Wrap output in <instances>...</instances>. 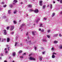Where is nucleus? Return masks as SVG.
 I'll list each match as a JSON object with an SVG mask.
<instances>
[{
	"mask_svg": "<svg viewBox=\"0 0 62 62\" xmlns=\"http://www.w3.org/2000/svg\"><path fill=\"white\" fill-rule=\"evenodd\" d=\"M54 54L56 55V53L54 52L53 53V54L52 56V58H54L55 57V56L54 55Z\"/></svg>",
	"mask_w": 62,
	"mask_h": 62,
	"instance_id": "1",
	"label": "nucleus"
},
{
	"mask_svg": "<svg viewBox=\"0 0 62 62\" xmlns=\"http://www.w3.org/2000/svg\"><path fill=\"white\" fill-rule=\"evenodd\" d=\"M10 30L11 31H12V30H13L14 29V26H12L10 27Z\"/></svg>",
	"mask_w": 62,
	"mask_h": 62,
	"instance_id": "2",
	"label": "nucleus"
},
{
	"mask_svg": "<svg viewBox=\"0 0 62 62\" xmlns=\"http://www.w3.org/2000/svg\"><path fill=\"white\" fill-rule=\"evenodd\" d=\"M25 42L26 43H31V41H27V39H26L25 40Z\"/></svg>",
	"mask_w": 62,
	"mask_h": 62,
	"instance_id": "3",
	"label": "nucleus"
},
{
	"mask_svg": "<svg viewBox=\"0 0 62 62\" xmlns=\"http://www.w3.org/2000/svg\"><path fill=\"white\" fill-rule=\"evenodd\" d=\"M29 59L30 60H36V59L35 58H33L32 57H30Z\"/></svg>",
	"mask_w": 62,
	"mask_h": 62,
	"instance_id": "4",
	"label": "nucleus"
},
{
	"mask_svg": "<svg viewBox=\"0 0 62 62\" xmlns=\"http://www.w3.org/2000/svg\"><path fill=\"white\" fill-rule=\"evenodd\" d=\"M3 31L4 32L3 34L4 35H7V31H6V30H4Z\"/></svg>",
	"mask_w": 62,
	"mask_h": 62,
	"instance_id": "5",
	"label": "nucleus"
},
{
	"mask_svg": "<svg viewBox=\"0 0 62 62\" xmlns=\"http://www.w3.org/2000/svg\"><path fill=\"white\" fill-rule=\"evenodd\" d=\"M34 12L35 13H38V12H39V10H38V9H36L34 10Z\"/></svg>",
	"mask_w": 62,
	"mask_h": 62,
	"instance_id": "6",
	"label": "nucleus"
},
{
	"mask_svg": "<svg viewBox=\"0 0 62 62\" xmlns=\"http://www.w3.org/2000/svg\"><path fill=\"white\" fill-rule=\"evenodd\" d=\"M12 55L13 56H15L16 55V53L15 52H13L12 53Z\"/></svg>",
	"mask_w": 62,
	"mask_h": 62,
	"instance_id": "7",
	"label": "nucleus"
},
{
	"mask_svg": "<svg viewBox=\"0 0 62 62\" xmlns=\"http://www.w3.org/2000/svg\"><path fill=\"white\" fill-rule=\"evenodd\" d=\"M25 25V24H22V25L20 27V29H21V28H22V27H23V26H24V25Z\"/></svg>",
	"mask_w": 62,
	"mask_h": 62,
	"instance_id": "8",
	"label": "nucleus"
},
{
	"mask_svg": "<svg viewBox=\"0 0 62 62\" xmlns=\"http://www.w3.org/2000/svg\"><path fill=\"white\" fill-rule=\"evenodd\" d=\"M2 40L1 41L2 42H4V41H6V39L4 38V39H3V38L2 39Z\"/></svg>",
	"mask_w": 62,
	"mask_h": 62,
	"instance_id": "9",
	"label": "nucleus"
},
{
	"mask_svg": "<svg viewBox=\"0 0 62 62\" xmlns=\"http://www.w3.org/2000/svg\"><path fill=\"white\" fill-rule=\"evenodd\" d=\"M32 32V34L33 35H34L35 34V33H37V32H36L35 31H33Z\"/></svg>",
	"mask_w": 62,
	"mask_h": 62,
	"instance_id": "10",
	"label": "nucleus"
},
{
	"mask_svg": "<svg viewBox=\"0 0 62 62\" xmlns=\"http://www.w3.org/2000/svg\"><path fill=\"white\" fill-rule=\"evenodd\" d=\"M59 48H60V49H62V45H60L59 47Z\"/></svg>",
	"mask_w": 62,
	"mask_h": 62,
	"instance_id": "11",
	"label": "nucleus"
},
{
	"mask_svg": "<svg viewBox=\"0 0 62 62\" xmlns=\"http://www.w3.org/2000/svg\"><path fill=\"white\" fill-rule=\"evenodd\" d=\"M40 18H38V19H37L36 20V23H37L38 22H39V21L40 20Z\"/></svg>",
	"mask_w": 62,
	"mask_h": 62,
	"instance_id": "12",
	"label": "nucleus"
},
{
	"mask_svg": "<svg viewBox=\"0 0 62 62\" xmlns=\"http://www.w3.org/2000/svg\"><path fill=\"white\" fill-rule=\"evenodd\" d=\"M11 10H9L8 11V14H11V12H10V11H11Z\"/></svg>",
	"mask_w": 62,
	"mask_h": 62,
	"instance_id": "13",
	"label": "nucleus"
},
{
	"mask_svg": "<svg viewBox=\"0 0 62 62\" xmlns=\"http://www.w3.org/2000/svg\"><path fill=\"white\" fill-rule=\"evenodd\" d=\"M17 12V10H15L14 12V14H16V13Z\"/></svg>",
	"mask_w": 62,
	"mask_h": 62,
	"instance_id": "14",
	"label": "nucleus"
},
{
	"mask_svg": "<svg viewBox=\"0 0 62 62\" xmlns=\"http://www.w3.org/2000/svg\"><path fill=\"white\" fill-rule=\"evenodd\" d=\"M43 41H45V42H46L47 41V40L46 39H43Z\"/></svg>",
	"mask_w": 62,
	"mask_h": 62,
	"instance_id": "15",
	"label": "nucleus"
},
{
	"mask_svg": "<svg viewBox=\"0 0 62 62\" xmlns=\"http://www.w3.org/2000/svg\"><path fill=\"white\" fill-rule=\"evenodd\" d=\"M58 36V34H54L53 35V37H57Z\"/></svg>",
	"mask_w": 62,
	"mask_h": 62,
	"instance_id": "16",
	"label": "nucleus"
},
{
	"mask_svg": "<svg viewBox=\"0 0 62 62\" xmlns=\"http://www.w3.org/2000/svg\"><path fill=\"white\" fill-rule=\"evenodd\" d=\"M7 42H9L10 40V39H9V38H7Z\"/></svg>",
	"mask_w": 62,
	"mask_h": 62,
	"instance_id": "17",
	"label": "nucleus"
},
{
	"mask_svg": "<svg viewBox=\"0 0 62 62\" xmlns=\"http://www.w3.org/2000/svg\"><path fill=\"white\" fill-rule=\"evenodd\" d=\"M28 6L29 8H31L32 7V5H31V4L29 5Z\"/></svg>",
	"mask_w": 62,
	"mask_h": 62,
	"instance_id": "18",
	"label": "nucleus"
},
{
	"mask_svg": "<svg viewBox=\"0 0 62 62\" xmlns=\"http://www.w3.org/2000/svg\"><path fill=\"white\" fill-rule=\"evenodd\" d=\"M18 39V35H17L16 37V40H17Z\"/></svg>",
	"mask_w": 62,
	"mask_h": 62,
	"instance_id": "19",
	"label": "nucleus"
},
{
	"mask_svg": "<svg viewBox=\"0 0 62 62\" xmlns=\"http://www.w3.org/2000/svg\"><path fill=\"white\" fill-rule=\"evenodd\" d=\"M54 15H55V13H53L52 14V17H54Z\"/></svg>",
	"mask_w": 62,
	"mask_h": 62,
	"instance_id": "20",
	"label": "nucleus"
},
{
	"mask_svg": "<svg viewBox=\"0 0 62 62\" xmlns=\"http://www.w3.org/2000/svg\"><path fill=\"white\" fill-rule=\"evenodd\" d=\"M14 3H17L18 2V1L16 0H14Z\"/></svg>",
	"mask_w": 62,
	"mask_h": 62,
	"instance_id": "21",
	"label": "nucleus"
},
{
	"mask_svg": "<svg viewBox=\"0 0 62 62\" xmlns=\"http://www.w3.org/2000/svg\"><path fill=\"white\" fill-rule=\"evenodd\" d=\"M39 27H43V26L42 25V24H40Z\"/></svg>",
	"mask_w": 62,
	"mask_h": 62,
	"instance_id": "22",
	"label": "nucleus"
},
{
	"mask_svg": "<svg viewBox=\"0 0 62 62\" xmlns=\"http://www.w3.org/2000/svg\"><path fill=\"white\" fill-rule=\"evenodd\" d=\"M22 52L23 51H22V50H20L19 51L18 53L19 54H20V53H22Z\"/></svg>",
	"mask_w": 62,
	"mask_h": 62,
	"instance_id": "23",
	"label": "nucleus"
},
{
	"mask_svg": "<svg viewBox=\"0 0 62 62\" xmlns=\"http://www.w3.org/2000/svg\"><path fill=\"white\" fill-rule=\"evenodd\" d=\"M18 44V42H16L15 44V46H17V45Z\"/></svg>",
	"mask_w": 62,
	"mask_h": 62,
	"instance_id": "24",
	"label": "nucleus"
},
{
	"mask_svg": "<svg viewBox=\"0 0 62 62\" xmlns=\"http://www.w3.org/2000/svg\"><path fill=\"white\" fill-rule=\"evenodd\" d=\"M39 60L40 61H41L42 60V57H40L39 59Z\"/></svg>",
	"mask_w": 62,
	"mask_h": 62,
	"instance_id": "25",
	"label": "nucleus"
},
{
	"mask_svg": "<svg viewBox=\"0 0 62 62\" xmlns=\"http://www.w3.org/2000/svg\"><path fill=\"white\" fill-rule=\"evenodd\" d=\"M14 23V24H16V23H17V22L16 21H13Z\"/></svg>",
	"mask_w": 62,
	"mask_h": 62,
	"instance_id": "26",
	"label": "nucleus"
},
{
	"mask_svg": "<svg viewBox=\"0 0 62 62\" xmlns=\"http://www.w3.org/2000/svg\"><path fill=\"white\" fill-rule=\"evenodd\" d=\"M57 42H58V41H54V43H57Z\"/></svg>",
	"mask_w": 62,
	"mask_h": 62,
	"instance_id": "27",
	"label": "nucleus"
},
{
	"mask_svg": "<svg viewBox=\"0 0 62 62\" xmlns=\"http://www.w3.org/2000/svg\"><path fill=\"white\" fill-rule=\"evenodd\" d=\"M30 12H31V11H33V10L32 9H30L29 10Z\"/></svg>",
	"mask_w": 62,
	"mask_h": 62,
	"instance_id": "28",
	"label": "nucleus"
},
{
	"mask_svg": "<svg viewBox=\"0 0 62 62\" xmlns=\"http://www.w3.org/2000/svg\"><path fill=\"white\" fill-rule=\"evenodd\" d=\"M50 7L51 9H52V8H53V7H52V4H51Z\"/></svg>",
	"mask_w": 62,
	"mask_h": 62,
	"instance_id": "29",
	"label": "nucleus"
},
{
	"mask_svg": "<svg viewBox=\"0 0 62 62\" xmlns=\"http://www.w3.org/2000/svg\"><path fill=\"white\" fill-rule=\"evenodd\" d=\"M9 6L10 7V8H12L13 7V6L12 5H9Z\"/></svg>",
	"mask_w": 62,
	"mask_h": 62,
	"instance_id": "30",
	"label": "nucleus"
},
{
	"mask_svg": "<svg viewBox=\"0 0 62 62\" xmlns=\"http://www.w3.org/2000/svg\"><path fill=\"white\" fill-rule=\"evenodd\" d=\"M45 7H46V6L44 5V6H43V9H44Z\"/></svg>",
	"mask_w": 62,
	"mask_h": 62,
	"instance_id": "31",
	"label": "nucleus"
},
{
	"mask_svg": "<svg viewBox=\"0 0 62 62\" xmlns=\"http://www.w3.org/2000/svg\"><path fill=\"white\" fill-rule=\"evenodd\" d=\"M7 48L8 49V51H9V48H10V46L8 47Z\"/></svg>",
	"mask_w": 62,
	"mask_h": 62,
	"instance_id": "32",
	"label": "nucleus"
},
{
	"mask_svg": "<svg viewBox=\"0 0 62 62\" xmlns=\"http://www.w3.org/2000/svg\"><path fill=\"white\" fill-rule=\"evenodd\" d=\"M47 38H49H49H50V36L49 35H47Z\"/></svg>",
	"mask_w": 62,
	"mask_h": 62,
	"instance_id": "33",
	"label": "nucleus"
},
{
	"mask_svg": "<svg viewBox=\"0 0 62 62\" xmlns=\"http://www.w3.org/2000/svg\"><path fill=\"white\" fill-rule=\"evenodd\" d=\"M9 26L7 27L6 28V29H7V30H8V29H9Z\"/></svg>",
	"mask_w": 62,
	"mask_h": 62,
	"instance_id": "34",
	"label": "nucleus"
},
{
	"mask_svg": "<svg viewBox=\"0 0 62 62\" xmlns=\"http://www.w3.org/2000/svg\"><path fill=\"white\" fill-rule=\"evenodd\" d=\"M6 6H7V5H4L3 6V7H4V8H6Z\"/></svg>",
	"mask_w": 62,
	"mask_h": 62,
	"instance_id": "35",
	"label": "nucleus"
},
{
	"mask_svg": "<svg viewBox=\"0 0 62 62\" xmlns=\"http://www.w3.org/2000/svg\"><path fill=\"white\" fill-rule=\"evenodd\" d=\"M42 3V1L41 0L39 1V3Z\"/></svg>",
	"mask_w": 62,
	"mask_h": 62,
	"instance_id": "36",
	"label": "nucleus"
},
{
	"mask_svg": "<svg viewBox=\"0 0 62 62\" xmlns=\"http://www.w3.org/2000/svg\"><path fill=\"white\" fill-rule=\"evenodd\" d=\"M39 5H40V6H42V3H39Z\"/></svg>",
	"mask_w": 62,
	"mask_h": 62,
	"instance_id": "37",
	"label": "nucleus"
},
{
	"mask_svg": "<svg viewBox=\"0 0 62 62\" xmlns=\"http://www.w3.org/2000/svg\"><path fill=\"white\" fill-rule=\"evenodd\" d=\"M5 3V2H2V3H1V4H4Z\"/></svg>",
	"mask_w": 62,
	"mask_h": 62,
	"instance_id": "38",
	"label": "nucleus"
},
{
	"mask_svg": "<svg viewBox=\"0 0 62 62\" xmlns=\"http://www.w3.org/2000/svg\"><path fill=\"white\" fill-rule=\"evenodd\" d=\"M54 47H52L51 49V50L52 51H54Z\"/></svg>",
	"mask_w": 62,
	"mask_h": 62,
	"instance_id": "39",
	"label": "nucleus"
},
{
	"mask_svg": "<svg viewBox=\"0 0 62 62\" xmlns=\"http://www.w3.org/2000/svg\"><path fill=\"white\" fill-rule=\"evenodd\" d=\"M34 49L35 51H36V50L37 49V47H35Z\"/></svg>",
	"mask_w": 62,
	"mask_h": 62,
	"instance_id": "40",
	"label": "nucleus"
},
{
	"mask_svg": "<svg viewBox=\"0 0 62 62\" xmlns=\"http://www.w3.org/2000/svg\"><path fill=\"white\" fill-rule=\"evenodd\" d=\"M11 34H12V35H13L14 34V32H11Z\"/></svg>",
	"mask_w": 62,
	"mask_h": 62,
	"instance_id": "41",
	"label": "nucleus"
},
{
	"mask_svg": "<svg viewBox=\"0 0 62 62\" xmlns=\"http://www.w3.org/2000/svg\"><path fill=\"white\" fill-rule=\"evenodd\" d=\"M60 3L61 4H62V0H61L60 1Z\"/></svg>",
	"mask_w": 62,
	"mask_h": 62,
	"instance_id": "42",
	"label": "nucleus"
},
{
	"mask_svg": "<svg viewBox=\"0 0 62 62\" xmlns=\"http://www.w3.org/2000/svg\"><path fill=\"white\" fill-rule=\"evenodd\" d=\"M2 39L1 38H0V41H2Z\"/></svg>",
	"mask_w": 62,
	"mask_h": 62,
	"instance_id": "43",
	"label": "nucleus"
},
{
	"mask_svg": "<svg viewBox=\"0 0 62 62\" xmlns=\"http://www.w3.org/2000/svg\"><path fill=\"white\" fill-rule=\"evenodd\" d=\"M27 38L28 39H29V38H30L29 36H28L27 37Z\"/></svg>",
	"mask_w": 62,
	"mask_h": 62,
	"instance_id": "44",
	"label": "nucleus"
},
{
	"mask_svg": "<svg viewBox=\"0 0 62 62\" xmlns=\"http://www.w3.org/2000/svg\"><path fill=\"white\" fill-rule=\"evenodd\" d=\"M50 32V30H48V31H47V32L48 33H49Z\"/></svg>",
	"mask_w": 62,
	"mask_h": 62,
	"instance_id": "45",
	"label": "nucleus"
},
{
	"mask_svg": "<svg viewBox=\"0 0 62 62\" xmlns=\"http://www.w3.org/2000/svg\"><path fill=\"white\" fill-rule=\"evenodd\" d=\"M44 20H47V18H44Z\"/></svg>",
	"mask_w": 62,
	"mask_h": 62,
	"instance_id": "46",
	"label": "nucleus"
},
{
	"mask_svg": "<svg viewBox=\"0 0 62 62\" xmlns=\"http://www.w3.org/2000/svg\"><path fill=\"white\" fill-rule=\"evenodd\" d=\"M28 32H27L26 33V35L27 36V35H28Z\"/></svg>",
	"mask_w": 62,
	"mask_h": 62,
	"instance_id": "47",
	"label": "nucleus"
},
{
	"mask_svg": "<svg viewBox=\"0 0 62 62\" xmlns=\"http://www.w3.org/2000/svg\"><path fill=\"white\" fill-rule=\"evenodd\" d=\"M5 53L6 54H7L8 53V51H5Z\"/></svg>",
	"mask_w": 62,
	"mask_h": 62,
	"instance_id": "48",
	"label": "nucleus"
},
{
	"mask_svg": "<svg viewBox=\"0 0 62 62\" xmlns=\"http://www.w3.org/2000/svg\"><path fill=\"white\" fill-rule=\"evenodd\" d=\"M3 9L2 8H0V10L1 11V10H2Z\"/></svg>",
	"mask_w": 62,
	"mask_h": 62,
	"instance_id": "49",
	"label": "nucleus"
},
{
	"mask_svg": "<svg viewBox=\"0 0 62 62\" xmlns=\"http://www.w3.org/2000/svg\"><path fill=\"white\" fill-rule=\"evenodd\" d=\"M1 56H3V55H3V54L2 53H1Z\"/></svg>",
	"mask_w": 62,
	"mask_h": 62,
	"instance_id": "50",
	"label": "nucleus"
},
{
	"mask_svg": "<svg viewBox=\"0 0 62 62\" xmlns=\"http://www.w3.org/2000/svg\"><path fill=\"white\" fill-rule=\"evenodd\" d=\"M20 58H23V56H21L20 57Z\"/></svg>",
	"mask_w": 62,
	"mask_h": 62,
	"instance_id": "51",
	"label": "nucleus"
},
{
	"mask_svg": "<svg viewBox=\"0 0 62 62\" xmlns=\"http://www.w3.org/2000/svg\"><path fill=\"white\" fill-rule=\"evenodd\" d=\"M42 32H43L44 31V30L43 29L41 30Z\"/></svg>",
	"mask_w": 62,
	"mask_h": 62,
	"instance_id": "52",
	"label": "nucleus"
},
{
	"mask_svg": "<svg viewBox=\"0 0 62 62\" xmlns=\"http://www.w3.org/2000/svg\"><path fill=\"white\" fill-rule=\"evenodd\" d=\"M62 35H61V34H60L59 35V36H60V37H61V36H62Z\"/></svg>",
	"mask_w": 62,
	"mask_h": 62,
	"instance_id": "53",
	"label": "nucleus"
},
{
	"mask_svg": "<svg viewBox=\"0 0 62 62\" xmlns=\"http://www.w3.org/2000/svg\"><path fill=\"white\" fill-rule=\"evenodd\" d=\"M45 52H43V54H45Z\"/></svg>",
	"mask_w": 62,
	"mask_h": 62,
	"instance_id": "54",
	"label": "nucleus"
},
{
	"mask_svg": "<svg viewBox=\"0 0 62 62\" xmlns=\"http://www.w3.org/2000/svg\"><path fill=\"white\" fill-rule=\"evenodd\" d=\"M39 31H41V29H39Z\"/></svg>",
	"mask_w": 62,
	"mask_h": 62,
	"instance_id": "55",
	"label": "nucleus"
},
{
	"mask_svg": "<svg viewBox=\"0 0 62 62\" xmlns=\"http://www.w3.org/2000/svg\"><path fill=\"white\" fill-rule=\"evenodd\" d=\"M49 7V5H48L47 7V8L48 7Z\"/></svg>",
	"mask_w": 62,
	"mask_h": 62,
	"instance_id": "56",
	"label": "nucleus"
},
{
	"mask_svg": "<svg viewBox=\"0 0 62 62\" xmlns=\"http://www.w3.org/2000/svg\"><path fill=\"white\" fill-rule=\"evenodd\" d=\"M2 59V58L0 57V60H1Z\"/></svg>",
	"mask_w": 62,
	"mask_h": 62,
	"instance_id": "57",
	"label": "nucleus"
},
{
	"mask_svg": "<svg viewBox=\"0 0 62 62\" xmlns=\"http://www.w3.org/2000/svg\"><path fill=\"white\" fill-rule=\"evenodd\" d=\"M4 62H7V61H4Z\"/></svg>",
	"mask_w": 62,
	"mask_h": 62,
	"instance_id": "58",
	"label": "nucleus"
},
{
	"mask_svg": "<svg viewBox=\"0 0 62 62\" xmlns=\"http://www.w3.org/2000/svg\"><path fill=\"white\" fill-rule=\"evenodd\" d=\"M22 45H23V44H21V46H22Z\"/></svg>",
	"mask_w": 62,
	"mask_h": 62,
	"instance_id": "59",
	"label": "nucleus"
},
{
	"mask_svg": "<svg viewBox=\"0 0 62 62\" xmlns=\"http://www.w3.org/2000/svg\"><path fill=\"white\" fill-rule=\"evenodd\" d=\"M26 54V53H24V54L25 55V54Z\"/></svg>",
	"mask_w": 62,
	"mask_h": 62,
	"instance_id": "60",
	"label": "nucleus"
},
{
	"mask_svg": "<svg viewBox=\"0 0 62 62\" xmlns=\"http://www.w3.org/2000/svg\"><path fill=\"white\" fill-rule=\"evenodd\" d=\"M5 50H7V48H5Z\"/></svg>",
	"mask_w": 62,
	"mask_h": 62,
	"instance_id": "61",
	"label": "nucleus"
},
{
	"mask_svg": "<svg viewBox=\"0 0 62 62\" xmlns=\"http://www.w3.org/2000/svg\"><path fill=\"white\" fill-rule=\"evenodd\" d=\"M13 5H15V3H13Z\"/></svg>",
	"mask_w": 62,
	"mask_h": 62,
	"instance_id": "62",
	"label": "nucleus"
},
{
	"mask_svg": "<svg viewBox=\"0 0 62 62\" xmlns=\"http://www.w3.org/2000/svg\"><path fill=\"white\" fill-rule=\"evenodd\" d=\"M20 4H23V2H21V3H20Z\"/></svg>",
	"mask_w": 62,
	"mask_h": 62,
	"instance_id": "63",
	"label": "nucleus"
},
{
	"mask_svg": "<svg viewBox=\"0 0 62 62\" xmlns=\"http://www.w3.org/2000/svg\"><path fill=\"white\" fill-rule=\"evenodd\" d=\"M55 2L54 1L53 2V3H54H54H55Z\"/></svg>",
	"mask_w": 62,
	"mask_h": 62,
	"instance_id": "64",
	"label": "nucleus"
}]
</instances>
